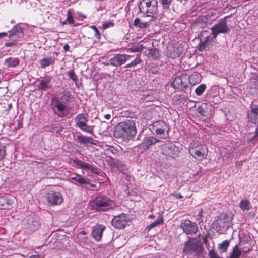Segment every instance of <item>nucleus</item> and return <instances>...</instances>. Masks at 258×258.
I'll return each mask as SVG.
<instances>
[{"instance_id": "obj_1", "label": "nucleus", "mask_w": 258, "mask_h": 258, "mask_svg": "<svg viewBox=\"0 0 258 258\" xmlns=\"http://www.w3.org/2000/svg\"><path fill=\"white\" fill-rule=\"evenodd\" d=\"M137 134L135 122L131 119H126L119 123L114 131V136L117 138L129 139Z\"/></svg>"}, {"instance_id": "obj_2", "label": "nucleus", "mask_w": 258, "mask_h": 258, "mask_svg": "<svg viewBox=\"0 0 258 258\" xmlns=\"http://www.w3.org/2000/svg\"><path fill=\"white\" fill-rule=\"evenodd\" d=\"M115 207V203L106 196L98 195L91 202V209L97 212L106 211Z\"/></svg>"}, {"instance_id": "obj_3", "label": "nucleus", "mask_w": 258, "mask_h": 258, "mask_svg": "<svg viewBox=\"0 0 258 258\" xmlns=\"http://www.w3.org/2000/svg\"><path fill=\"white\" fill-rule=\"evenodd\" d=\"M138 7L141 13L146 14L145 17L149 18V21L154 20V15L158 12L157 0H142Z\"/></svg>"}, {"instance_id": "obj_4", "label": "nucleus", "mask_w": 258, "mask_h": 258, "mask_svg": "<svg viewBox=\"0 0 258 258\" xmlns=\"http://www.w3.org/2000/svg\"><path fill=\"white\" fill-rule=\"evenodd\" d=\"M247 119L249 122L251 123H258V104H252L250 106V109L247 111ZM258 136V123L255 131L254 135L249 138L248 140L252 141Z\"/></svg>"}, {"instance_id": "obj_5", "label": "nucleus", "mask_w": 258, "mask_h": 258, "mask_svg": "<svg viewBox=\"0 0 258 258\" xmlns=\"http://www.w3.org/2000/svg\"><path fill=\"white\" fill-rule=\"evenodd\" d=\"M201 250V244L196 238H190L185 242L183 248V252L186 255L197 254Z\"/></svg>"}, {"instance_id": "obj_6", "label": "nucleus", "mask_w": 258, "mask_h": 258, "mask_svg": "<svg viewBox=\"0 0 258 258\" xmlns=\"http://www.w3.org/2000/svg\"><path fill=\"white\" fill-rule=\"evenodd\" d=\"M150 130L152 132H155L159 138H165L168 135L169 128L165 122L158 121L153 123Z\"/></svg>"}, {"instance_id": "obj_7", "label": "nucleus", "mask_w": 258, "mask_h": 258, "mask_svg": "<svg viewBox=\"0 0 258 258\" xmlns=\"http://www.w3.org/2000/svg\"><path fill=\"white\" fill-rule=\"evenodd\" d=\"M88 115L86 114L81 113L78 114L75 118L76 125L82 131L90 134L93 132V126L88 125Z\"/></svg>"}, {"instance_id": "obj_8", "label": "nucleus", "mask_w": 258, "mask_h": 258, "mask_svg": "<svg viewBox=\"0 0 258 258\" xmlns=\"http://www.w3.org/2000/svg\"><path fill=\"white\" fill-rule=\"evenodd\" d=\"M51 105L54 114L60 118L65 117L71 114L70 108L58 100L56 102L52 101Z\"/></svg>"}, {"instance_id": "obj_9", "label": "nucleus", "mask_w": 258, "mask_h": 258, "mask_svg": "<svg viewBox=\"0 0 258 258\" xmlns=\"http://www.w3.org/2000/svg\"><path fill=\"white\" fill-rule=\"evenodd\" d=\"M226 18V17L221 19L218 23L211 28L212 34H214V37H217L220 34H227L230 32V29L227 24Z\"/></svg>"}, {"instance_id": "obj_10", "label": "nucleus", "mask_w": 258, "mask_h": 258, "mask_svg": "<svg viewBox=\"0 0 258 258\" xmlns=\"http://www.w3.org/2000/svg\"><path fill=\"white\" fill-rule=\"evenodd\" d=\"M190 83V77L186 75L177 76L172 82V85L178 90H183L187 87Z\"/></svg>"}, {"instance_id": "obj_11", "label": "nucleus", "mask_w": 258, "mask_h": 258, "mask_svg": "<svg viewBox=\"0 0 258 258\" xmlns=\"http://www.w3.org/2000/svg\"><path fill=\"white\" fill-rule=\"evenodd\" d=\"M231 218L228 216L227 214L222 215L219 219L217 220V222L214 223V226H215V229L217 232H219L221 230H226L231 224Z\"/></svg>"}, {"instance_id": "obj_12", "label": "nucleus", "mask_w": 258, "mask_h": 258, "mask_svg": "<svg viewBox=\"0 0 258 258\" xmlns=\"http://www.w3.org/2000/svg\"><path fill=\"white\" fill-rule=\"evenodd\" d=\"M203 147L198 143L193 142L189 147V153L195 159L202 160L205 157Z\"/></svg>"}, {"instance_id": "obj_13", "label": "nucleus", "mask_w": 258, "mask_h": 258, "mask_svg": "<svg viewBox=\"0 0 258 258\" xmlns=\"http://www.w3.org/2000/svg\"><path fill=\"white\" fill-rule=\"evenodd\" d=\"M22 225L24 228L26 229L28 232H30L37 230L39 228L40 226L38 221L30 215L27 216L23 220Z\"/></svg>"}, {"instance_id": "obj_14", "label": "nucleus", "mask_w": 258, "mask_h": 258, "mask_svg": "<svg viewBox=\"0 0 258 258\" xmlns=\"http://www.w3.org/2000/svg\"><path fill=\"white\" fill-rule=\"evenodd\" d=\"M128 221L129 219L127 215L122 213L113 217L111 224L115 228L123 229L126 227Z\"/></svg>"}, {"instance_id": "obj_15", "label": "nucleus", "mask_w": 258, "mask_h": 258, "mask_svg": "<svg viewBox=\"0 0 258 258\" xmlns=\"http://www.w3.org/2000/svg\"><path fill=\"white\" fill-rule=\"evenodd\" d=\"M47 200L51 206L60 205L63 201L61 193L55 191H49L47 194Z\"/></svg>"}, {"instance_id": "obj_16", "label": "nucleus", "mask_w": 258, "mask_h": 258, "mask_svg": "<svg viewBox=\"0 0 258 258\" xmlns=\"http://www.w3.org/2000/svg\"><path fill=\"white\" fill-rule=\"evenodd\" d=\"M180 227L183 232L187 235L196 234L198 230L197 224L189 220H185L180 223Z\"/></svg>"}, {"instance_id": "obj_17", "label": "nucleus", "mask_w": 258, "mask_h": 258, "mask_svg": "<svg viewBox=\"0 0 258 258\" xmlns=\"http://www.w3.org/2000/svg\"><path fill=\"white\" fill-rule=\"evenodd\" d=\"M73 162L74 164H75V166L78 168L90 171V172L92 174L96 175H98L99 174V172L96 167L87 163L79 160L77 158L73 159Z\"/></svg>"}, {"instance_id": "obj_18", "label": "nucleus", "mask_w": 258, "mask_h": 258, "mask_svg": "<svg viewBox=\"0 0 258 258\" xmlns=\"http://www.w3.org/2000/svg\"><path fill=\"white\" fill-rule=\"evenodd\" d=\"M130 57L131 56L129 55L116 54L110 59L109 63L111 65L115 67L120 66L124 64Z\"/></svg>"}, {"instance_id": "obj_19", "label": "nucleus", "mask_w": 258, "mask_h": 258, "mask_svg": "<svg viewBox=\"0 0 258 258\" xmlns=\"http://www.w3.org/2000/svg\"><path fill=\"white\" fill-rule=\"evenodd\" d=\"M73 99L71 92L68 91H63L59 93L57 97L53 98L52 101H56L58 100L61 103L66 104L68 102H71Z\"/></svg>"}, {"instance_id": "obj_20", "label": "nucleus", "mask_w": 258, "mask_h": 258, "mask_svg": "<svg viewBox=\"0 0 258 258\" xmlns=\"http://www.w3.org/2000/svg\"><path fill=\"white\" fill-rule=\"evenodd\" d=\"M9 38L10 40L17 41L19 38L24 36L22 28L21 26L17 25L14 27L9 31Z\"/></svg>"}, {"instance_id": "obj_21", "label": "nucleus", "mask_w": 258, "mask_h": 258, "mask_svg": "<svg viewBox=\"0 0 258 258\" xmlns=\"http://www.w3.org/2000/svg\"><path fill=\"white\" fill-rule=\"evenodd\" d=\"M14 202V198L10 195L0 197V209H10Z\"/></svg>"}, {"instance_id": "obj_22", "label": "nucleus", "mask_w": 258, "mask_h": 258, "mask_svg": "<svg viewBox=\"0 0 258 258\" xmlns=\"http://www.w3.org/2000/svg\"><path fill=\"white\" fill-rule=\"evenodd\" d=\"M106 227L101 224H96L92 227L91 235L96 241H100L102 236V233Z\"/></svg>"}, {"instance_id": "obj_23", "label": "nucleus", "mask_w": 258, "mask_h": 258, "mask_svg": "<svg viewBox=\"0 0 258 258\" xmlns=\"http://www.w3.org/2000/svg\"><path fill=\"white\" fill-rule=\"evenodd\" d=\"M51 78L46 77L41 79L39 81V84L38 85V90L45 91L52 88Z\"/></svg>"}, {"instance_id": "obj_24", "label": "nucleus", "mask_w": 258, "mask_h": 258, "mask_svg": "<svg viewBox=\"0 0 258 258\" xmlns=\"http://www.w3.org/2000/svg\"><path fill=\"white\" fill-rule=\"evenodd\" d=\"M159 142H160V140L153 137H147L144 139L140 146L142 149L146 150L151 146L154 145Z\"/></svg>"}, {"instance_id": "obj_25", "label": "nucleus", "mask_w": 258, "mask_h": 258, "mask_svg": "<svg viewBox=\"0 0 258 258\" xmlns=\"http://www.w3.org/2000/svg\"><path fill=\"white\" fill-rule=\"evenodd\" d=\"M163 152L166 155L174 158V156L176 155V147L172 144L166 145L165 146Z\"/></svg>"}, {"instance_id": "obj_26", "label": "nucleus", "mask_w": 258, "mask_h": 258, "mask_svg": "<svg viewBox=\"0 0 258 258\" xmlns=\"http://www.w3.org/2000/svg\"><path fill=\"white\" fill-rule=\"evenodd\" d=\"M19 58L9 57L5 60L4 64L7 68H15L19 64Z\"/></svg>"}, {"instance_id": "obj_27", "label": "nucleus", "mask_w": 258, "mask_h": 258, "mask_svg": "<svg viewBox=\"0 0 258 258\" xmlns=\"http://www.w3.org/2000/svg\"><path fill=\"white\" fill-rule=\"evenodd\" d=\"M71 179L74 181L77 182L80 185L85 186L89 182L81 175L76 174L75 176H72Z\"/></svg>"}, {"instance_id": "obj_28", "label": "nucleus", "mask_w": 258, "mask_h": 258, "mask_svg": "<svg viewBox=\"0 0 258 258\" xmlns=\"http://www.w3.org/2000/svg\"><path fill=\"white\" fill-rule=\"evenodd\" d=\"M77 140L79 143L85 145L87 144H93V139L91 137H88L81 135L77 136Z\"/></svg>"}, {"instance_id": "obj_29", "label": "nucleus", "mask_w": 258, "mask_h": 258, "mask_svg": "<svg viewBox=\"0 0 258 258\" xmlns=\"http://www.w3.org/2000/svg\"><path fill=\"white\" fill-rule=\"evenodd\" d=\"M149 20V19H148ZM150 21H143L139 18H136L134 21V26L138 27L140 29H144L146 28L149 25Z\"/></svg>"}, {"instance_id": "obj_30", "label": "nucleus", "mask_w": 258, "mask_h": 258, "mask_svg": "<svg viewBox=\"0 0 258 258\" xmlns=\"http://www.w3.org/2000/svg\"><path fill=\"white\" fill-rule=\"evenodd\" d=\"M54 62V59L51 57L49 58H44L40 60V64L41 65V68H45L50 64H53Z\"/></svg>"}, {"instance_id": "obj_31", "label": "nucleus", "mask_w": 258, "mask_h": 258, "mask_svg": "<svg viewBox=\"0 0 258 258\" xmlns=\"http://www.w3.org/2000/svg\"><path fill=\"white\" fill-rule=\"evenodd\" d=\"M148 56L149 57H152L154 59H158L159 58L160 54L159 50L157 48L151 49L149 50Z\"/></svg>"}, {"instance_id": "obj_32", "label": "nucleus", "mask_w": 258, "mask_h": 258, "mask_svg": "<svg viewBox=\"0 0 258 258\" xmlns=\"http://www.w3.org/2000/svg\"><path fill=\"white\" fill-rule=\"evenodd\" d=\"M229 246V242L228 240H225L221 243L218 244V249L220 253L226 252L227 250L228 247Z\"/></svg>"}, {"instance_id": "obj_33", "label": "nucleus", "mask_w": 258, "mask_h": 258, "mask_svg": "<svg viewBox=\"0 0 258 258\" xmlns=\"http://www.w3.org/2000/svg\"><path fill=\"white\" fill-rule=\"evenodd\" d=\"M239 206L243 210H248L251 208L250 202L247 200H243L240 202Z\"/></svg>"}, {"instance_id": "obj_34", "label": "nucleus", "mask_w": 258, "mask_h": 258, "mask_svg": "<svg viewBox=\"0 0 258 258\" xmlns=\"http://www.w3.org/2000/svg\"><path fill=\"white\" fill-rule=\"evenodd\" d=\"M242 253V251L237 247L235 246L233 249L232 252L229 258H239Z\"/></svg>"}, {"instance_id": "obj_35", "label": "nucleus", "mask_w": 258, "mask_h": 258, "mask_svg": "<svg viewBox=\"0 0 258 258\" xmlns=\"http://www.w3.org/2000/svg\"><path fill=\"white\" fill-rule=\"evenodd\" d=\"M109 164L113 168H118L122 166V163L120 161L112 158H110Z\"/></svg>"}, {"instance_id": "obj_36", "label": "nucleus", "mask_w": 258, "mask_h": 258, "mask_svg": "<svg viewBox=\"0 0 258 258\" xmlns=\"http://www.w3.org/2000/svg\"><path fill=\"white\" fill-rule=\"evenodd\" d=\"M141 61L142 60L141 59L139 55H138L134 60L132 61L131 63L127 64L125 67L126 68H128L132 67H135L137 64L140 63Z\"/></svg>"}, {"instance_id": "obj_37", "label": "nucleus", "mask_w": 258, "mask_h": 258, "mask_svg": "<svg viewBox=\"0 0 258 258\" xmlns=\"http://www.w3.org/2000/svg\"><path fill=\"white\" fill-rule=\"evenodd\" d=\"M206 89V85L204 84H202L196 88L195 93L197 95L200 96L202 94Z\"/></svg>"}, {"instance_id": "obj_38", "label": "nucleus", "mask_w": 258, "mask_h": 258, "mask_svg": "<svg viewBox=\"0 0 258 258\" xmlns=\"http://www.w3.org/2000/svg\"><path fill=\"white\" fill-rule=\"evenodd\" d=\"M68 75L69 78L74 81L76 85L79 81L77 76L75 74V72L73 70H70L68 73Z\"/></svg>"}, {"instance_id": "obj_39", "label": "nucleus", "mask_w": 258, "mask_h": 258, "mask_svg": "<svg viewBox=\"0 0 258 258\" xmlns=\"http://www.w3.org/2000/svg\"><path fill=\"white\" fill-rule=\"evenodd\" d=\"M163 222V218L162 217L156 219L154 222L152 223L150 225L148 226V228L149 229H151L157 225L161 224Z\"/></svg>"}, {"instance_id": "obj_40", "label": "nucleus", "mask_w": 258, "mask_h": 258, "mask_svg": "<svg viewBox=\"0 0 258 258\" xmlns=\"http://www.w3.org/2000/svg\"><path fill=\"white\" fill-rule=\"evenodd\" d=\"M144 47L142 45L138 44L136 46H134L130 48V50L133 52H141L142 51Z\"/></svg>"}, {"instance_id": "obj_41", "label": "nucleus", "mask_w": 258, "mask_h": 258, "mask_svg": "<svg viewBox=\"0 0 258 258\" xmlns=\"http://www.w3.org/2000/svg\"><path fill=\"white\" fill-rule=\"evenodd\" d=\"M208 48V43L206 42L203 41H200V43L199 45V49L200 51L206 50Z\"/></svg>"}, {"instance_id": "obj_42", "label": "nucleus", "mask_w": 258, "mask_h": 258, "mask_svg": "<svg viewBox=\"0 0 258 258\" xmlns=\"http://www.w3.org/2000/svg\"><path fill=\"white\" fill-rule=\"evenodd\" d=\"M172 0H159L164 9H168Z\"/></svg>"}, {"instance_id": "obj_43", "label": "nucleus", "mask_w": 258, "mask_h": 258, "mask_svg": "<svg viewBox=\"0 0 258 258\" xmlns=\"http://www.w3.org/2000/svg\"><path fill=\"white\" fill-rule=\"evenodd\" d=\"M66 21H67L69 24H72L74 22L71 10H69L67 12V18Z\"/></svg>"}, {"instance_id": "obj_44", "label": "nucleus", "mask_w": 258, "mask_h": 258, "mask_svg": "<svg viewBox=\"0 0 258 258\" xmlns=\"http://www.w3.org/2000/svg\"><path fill=\"white\" fill-rule=\"evenodd\" d=\"M208 255L209 258H223L222 257L220 256L213 249L210 250L209 251Z\"/></svg>"}, {"instance_id": "obj_45", "label": "nucleus", "mask_w": 258, "mask_h": 258, "mask_svg": "<svg viewBox=\"0 0 258 258\" xmlns=\"http://www.w3.org/2000/svg\"><path fill=\"white\" fill-rule=\"evenodd\" d=\"M90 28H91L92 30H93L94 32V36L97 38L99 39L100 37V34L99 30L97 28V27L95 26H90Z\"/></svg>"}, {"instance_id": "obj_46", "label": "nucleus", "mask_w": 258, "mask_h": 258, "mask_svg": "<svg viewBox=\"0 0 258 258\" xmlns=\"http://www.w3.org/2000/svg\"><path fill=\"white\" fill-rule=\"evenodd\" d=\"M6 155V150L4 146L0 147V161L2 160Z\"/></svg>"}, {"instance_id": "obj_47", "label": "nucleus", "mask_w": 258, "mask_h": 258, "mask_svg": "<svg viewBox=\"0 0 258 258\" xmlns=\"http://www.w3.org/2000/svg\"><path fill=\"white\" fill-rule=\"evenodd\" d=\"M217 37H214V34H212V35L207 36L206 37L204 41L206 42L207 43L211 42L214 39H216Z\"/></svg>"}, {"instance_id": "obj_48", "label": "nucleus", "mask_w": 258, "mask_h": 258, "mask_svg": "<svg viewBox=\"0 0 258 258\" xmlns=\"http://www.w3.org/2000/svg\"><path fill=\"white\" fill-rule=\"evenodd\" d=\"M113 26H114V23L112 22H109V23L106 22L103 24L102 27L104 29H106L107 28L112 27Z\"/></svg>"}, {"instance_id": "obj_49", "label": "nucleus", "mask_w": 258, "mask_h": 258, "mask_svg": "<svg viewBox=\"0 0 258 258\" xmlns=\"http://www.w3.org/2000/svg\"><path fill=\"white\" fill-rule=\"evenodd\" d=\"M17 44V43L16 41L13 40V41H12V42L5 43V46L6 47H10V46H11L13 45H16Z\"/></svg>"}, {"instance_id": "obj_50", "label": "nucleus", "mask_w": 258, "mask_h": 258, "mask_svg": "<svg viewBox=\"0 0 258 258\" xmlns=\"http://www.w3.org/2000/svg\"><path fill=\"white\" fill-rule=\"evenodd\" d=\"M174 196H175L176 198L179 199L183 198L182 195L180 194H176L174 195Z\"/></svg>"}, {"instance_id": "obj_51", "label": "nucleus", "mask_w": 258, "mask_h": 258, "mask_svg": "<svg viewBox=\"0 0 258 258\" xmlns=\"http://www.w3.org/2000/svg\"><path fill=\"white\" fill-rule=\"evenodd\" d=\"M63 49L65 51H68L70 49V46L68 44H66L63 46Z\"/></svg>"}, {"instance_id": "obj_52", "label": "nucleus", "mask_w": 258, "mask_h": 258, "mask_svg": "<svg viewBox=\"0 0 258 258\" xmlns=\"http://www.w3.org/2000/svg\"><path fill=\"white\" fill-rule=\"evenodd\" d=\"M104 118L107 120H109L111 118V115L109 114H107L104 115Z\"/></svg>"}, {"instance_id": "obj_53", "label": "nucleus", "mask_w": 258, "mask_h": 258, "mask_svg": "<svg viewBox=\"0 0 258 258\" xmlns=\"http://www.w3.org/2000/svg\"><path fill=\"white\" fill-rule=\"evenodd\" d=\"M7 36V33H6L5 32L0 33V38L3 37L4 36Z\"/></svg>"}, {"instance_id": "obj_54", "label": "nucleus", "mask_w": 258, "mask_h": 258, "mask_svg": "<svg viewBox=\"0 0 258 258\" xmlns=\"http://www.w3.org/2000/svg\"><path fill=\"white\" fill-rule=\"evenodd\" d=\"M11 108H12V104H10L8 105V108L6 109V110L9 111V110H10L11 109Z\"/></svg>"}, {"instance_id": "obj_55", "label": "nucleus", "mask_w": 258, "mask_h": 258, "mask_svg": "<svg viewBox=\"0 0 258 258\" xmlns=\"http://www.w3.org/2000/svg\"><path fill=\"white\" fill-rule=\"evenodd\" d=\"M29 258H39V255H31L29 257Z\"/></svg>"}, {"instance_id": "obj_56", "label": "nucleus", "mask_w": 258, "mask_h": 258, "mask_svg": "<svg viewBox=\"0 0 258 258\" xmlns=\"http://www.w3.org/2000/svg\"><path fill=\"white\" fill-rule=\"evenodd\" d=\"M213 88H212V89L209 91V92L207 93V96H211V92L213 91Z\"/></svg>"}, {"instance_id": "obj_57", "label": "nucleus", "mask_w": 258, "mask_h": 258, "mask_svg": "<svg viewBox=\"0 0 258 258\" xmlns=\"http://www.w3.org/2000/svg\"><path fill=\"white\" fill-rule=\"evenodd\" d=\"M87 185H89L90 186V187H95V184H94L93 183H91L89 182L88 184H87Z\"/></svg>"}, {"instance_id": "obj_58", "label": "nucleus", "mask_w": 258, "mask_h": 258, "mask_svg": "<svg viewBox=\"0 0 258 258\" xmlns=\"http://www.w3.org/2000/svg\"><path fill=\"white\" fill-rule=\"evenodd\" d=\"M67 22V21H66V20L65 21L63 22L62 23V24L63 25H64V24H67V22Z\"/></svg>"}, {"instance_id": "obj_59", "label": "nucleus", "mask_w": 258, "mask_h": 258, "mask_svg": "<svg viewBox=\"0 0 258 258\" xmlns=\"http://www.w3.org/2000/svg\"><path fill=\"white\" fill-rule=\"evenodd\" d=\"M82 233H83V234H84V235H85V234H86V233H85V231H83V232H82Z\"/></svg>"}, {"instance_id": "obj_60", "label": "nucleus", "mask_w": 258, "mask_h": 258, "mask_svg": "<svg viewBox=\"0 0 258 258\" xmlns=\"http://www.w3.org/2000/svg\"><path fill=\"white\" fill-rule=\"evenodd\" d=\"M153 217L152 215H150L149 216V217Z\"/></svg>"}, {"instance_id": "obj_61", "label": "nucleus", "mask_w": 258, "mask_h": 258, "mask_svg": "<svg viewBox=\"0 0 258 258\" xmlns=\"http://www.w3.org/2000/svg\"><path fill=\"white\" fill-rule=\"evenodd\" d=\"M236 166L239 165V164L236 163Z\"/></svg>"}, {"instance_id": "obj_62", "label": "nucleus", "mask_w": 258, "mask_h": 258, "mask_svg": "<svg viewBox=\"0 0 258 258\" xmlns=\"http://www.w3.org/2000/svg\"><path fill=\"white\" fill-rule=\"evenodd\" d=\"M236 166L239 165V164L236 163Z\"/></svg>"}]
</instances>
